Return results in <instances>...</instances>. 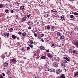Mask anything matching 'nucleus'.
<instances>
[{"mask_svg":"<svg viewBox=\"0 0 78 78\" xmlns=\"http://www.w3.org/2000/svg\"><path fill=\"white\" fill-rule=\"evenodd\" d=\"M56 72L57 74H59V73H61V70H60L59 69H57L56 70Z\"/></svg>","mask_w":78,"mask_h":78,"instance_id":"obj_1","label":"nucleus"},{"mask_svg":"<svg viewBox=\"0 0 78 78\" xmlns=\"http://www.w3.org/2000/svg\"><path fill=\"white\" fill-rule=\"evenodd\" d=\"M57 78H66V76H65V75L64 74H62L61 76L59 77H58Z\"/></svg>","mask_w":78,"mask_h":78,"instance_id":"obj_2","label":"nucleus"},{"mask_svg":"<svg viewBox=\"0 0 78 78\" xmlns=\"http://www.w3.org/2000/svg\"><path fill=\"white\" fill-rule=\"evenodd\" d=\"M57 36L58 37H59V36H61V35H62V34H61V33H60V32H57Z\"/></svg>","mask_w":78,"mask_h":78,"instance_id":"obj_3","label":"nucleus"},{"mask_svg":"<svg viewBox=\"0 0 78 78\" xmlns=\"http://www.w3.org/2000/svg\"><path fill=\"white\" fill-rule=\"evenodd\" d=\"M27 24L28 25H33V22L29 21L28 22Z\"/></svg>","mask_w":78,"mask_h":78,"instance_id":"obj_4","label":"nucleus"},{"mask_svg":"<svg viewBox=\"0 0 78 78\" xmlns=\"http://www.w3.org/2000/svg\"><path fill=\"white\" fill-rule=\"evenodd\" d=\"M53 65L54 67H56L58 66V63L57 62H54Z\"/></svg>","mask_w":78,"mask_h":78,"instance_id":"obj_5","label":"nucleus"},{"mask_svg":"<svg viewBox=\"0 0 78 78\" xmlns=\"http://www.w3.org/2000/svg\"><path fill=\"white\" fill-rule=\"evenodd\" d=\"M61 66L62 69H64L65 67V65L64 63H62L61 65Z\"/></svg>","mask_w":78,"mask_h":78,"instance_id":"obj_6","label":"nucleus"},{"mask_svg":"<svg viewBox=\"0 0 78 78\" xmlns=\"http://www.w3.org/2000/svg\"><path fill=\"white\" fill-rule=\"evenodd\" d=\"M74 77H76V76H78V72H75L74 73Z\"/></svg>","mask_w":78,"mask_h":78,"instance_id":"obj_7","label":"nucleus"},{"mask_svg":"<svg viewBox=\"0 0 78 78\" xmlns=\"http://www.w3.org/2000/svg\"><path fill=\"white\" fill-rule=\"evenodd\" d=\"M55 69H52L49 70V72H55Z\"/></svg>","mask_w":78,"mask_h":78,"instance_id":"obj_8","label":"nucleus"},{"mask_svg":"<svg viewBox=\"0 0 78 78\" xmlns=\"http://www.w3.org/2000/svg\"><path fill=\"white\" fill-rule=\"evenodd\" d=\"M4 34L5 36H9V33H5Z\"/></svg>","mask_w":78,"mask_h":78,"instance_id":"obj_9","label":"nucleus"},{"mask_svg":"<svg viewBox=\"0 0 78 78\" xmlns=\"http://www.w3.org/2000/svg\"><path fill=\"white\" fill-rule=\"evenodd\" d=\"M45 70L47 72L48 71H49V68H48V67H45Z\"/></svg>","mask_w":78,"mask_h":78,"instance_id":"obj_10","label":"nucleus"},{"mask_svg":"<svg viewBox=\"0 0 78 78\" xmlns=\"http://www.w3.org/2000/svg\"><path fill=\"white\" fill-rule=\"evenodd\" d=\"M12 38L14 39H16V38H17V37L14 35H12Z\"/></svg>","mask_w":78,"mask_h":78,"instance_id":"obj_11","label":"nucleus"},{"mask_svg":"<svg viewBox=\"0 0 78 78\" xmlns=\"http://www.w3.org/2000/svg\"><path fill=\"white\" fill-rule=\"evenodd\" d=\"M61 19L62 21H63V20H65V19H64V16H61Z\"/></svg>","mask_w":78,"mask_h":78,"instance_id":"obj_12","label":"nucleus"},{"mask_svg":"<svg viewBox=\"0 0 78 78\" xmlns=\"http://www.w3.org/2000/svg\"><path fill=\"white\" fill-rule=\"evenodd\" d=\"M48 56L49 58H51L52 57V55L51 54H49L48 55Z\"/></svg>","mask_w":78,"mask_h":78,"instance_id":"obj_13","label":"nucleus"},{"mask_svg":"<svg viewBox=\"0 0 78 78\" xmlns=\"http://www.w3.org/2000/svg\"><path fill=\"white\" fill-rule=\"evenodd\" d=\"M40 48L42 49V50H45V48L43 46H40Z\"/></svg>","mask_w":78,"mask_h":78,"instance_id":"obj_14","label":"nucleus"},{"mask_svg":"<svg viewBox=\"0 0 78 78\" xmlns=\"http://www.w3.org/2000/svg\"><path fill=\"white\" fill-rule=\"evenodd\" d=\"M6 73L8 74V75H10L11 74V72L9 70L6 72Z\"/></svg>","mask_w":78,"mask_h":78,"instance_id":"obj_15","label":"nucleus"},{"mask_svg":"<svg viewBox=\"0 0 78 78\" xmlns=\"http://www.w3.org/2000/svg\"><path fill=\"white\" fill-rule=\"evenodd\" d=\"M63 59H66V60H67V61H69V59L67 57H63Z\"/></svg>","mask_w":78,"mask_h":78,"instance_id":"obj_16","label":"nucleus"},{"mask_svg":"<svg viewBox=\"0 0 78 78\" xmlns=\"http://www.w3.org/2000/svg\"><path fill=\"white\" fill-rule=\"evenodd\" d=\"M60 39H64V36H62L60 37Z\"/></svg>","mask_w":78,"mask_h":78,"instance_id":"obj_17","label":"nucleus"},{"mask_svg":"<svg viewBox=\"0 0 78 78\" xmlns=\"http://www.w3.org/2000/svg\"><path fill=\"white\" fill-rule=\"evenodd\" d=\"M8 65V63L6 62H5L4 64V66H7Z\"/></svg>","mask_w":78,"mask_h":78,"instance_id":"obj_18","label":"nucleus"},{"mask_svg":"<svg viewBox=\"0 0 78 78\" xmlns=\"http://www.w3.org/2000/svg\"><path fill=\"white\" fill-rule=\"evenodd\" d=\"M2 58V59H4V58H5V55H1Z\"/></svg>","mask_w":78,"mask_h":78,"instance_id":"obj_19","label":"nucleus"},{"mask_svg":"<svg viewBox=\"0 0 78 78\" xmlns=\"http://www.w3.org/2000/svg\"><path fill=\"white\" fill-rule=\"evenodd\" d=\"M23 36H25L27 35V33L23 32L22 33Z\"/></svg>","mask_w":78,"mask_h":78,"instance_id":"obj_20","label":"nucleus"},{"mask_svg":"<svg viewBox=\"0 0 78 78\" xmlns=\"http://www.w3.org/2000/svg\"><path fill=\"white\" fill-rule=\"evenodd\" d=\"M12 61L13 62H15L16 61V60L15 58H13L12 59Z\"/></svg>","mask_w":78,"mask_h":78,"instance_id":"obj_21","label":"nucleus"},{"mask_svg":"<svg viewBox=\"0 0 78 78\" xmlns=\"http://www.w3.org/2000/svg\"><path fill=\"white\" fill-rule=\"evenodd\" d=\"M74 30L75 31H78V28L76 27L74 28Z\"/></svg>","mask_w":78,"mask_h":78,"instance_id":"obj_22","label":"nucleus"},{"mask_svg":"<svg viewBox=\"0 0 78 78\" xmlns=\"http://www.w3.org/2000/svg\"><path fill=\"white\" fill-rule=\"evenodd\" d=\"M46 30H49L50 29V26L49 25H48V26H46Z\"/></svg>","mask_w":78,"mask_h":78,"instance_id":"obj_23","label":"nucleus"},{"mask_svg":"<svg viewBox=\"0 0 78 78\" xmlns=\"http://www.w3.org/2000/svg\"><path fill=\"white\" fill-rule=\"evenodd\" d=\"M24 9V6H22L20 7L21 10H23Z\"/></svg>","mask_w":78,"mask_h":78,"instance_id":"obj_24","label":"nucleus"},{"mask_svg":"<svg viewBox=\"0 0 78 78\" xmlns=\"http://www.w3.org/2000/svg\"><path fill=\"white\" fill-rule=\"evenodd\" d=\"M26 20V16H25L24 17H23L22 18V20H23V21H25V20Z\"/></svg>","mask_w":78,"mask_h":78,"instance_id":"obj_25","label":"nucleus"},{"mask_svg":"<svg viewBox=\"0 0 78 78\" xmlns=\"http://www.w3.org/2000/svg\"><path fill=\"white\" fill-rule=\"evenodd\" d=\"M34 56H36L37 55V52H34Z\"/></svg>","mask_w":78,"mask_h":78,"instance_id":"obj_26","label":"nucleus"},{"mask_svg":"<svg viewBox=\"0 0 78 78\" xmlns=\"http://www.w3.org/2000/svg\"><path fill=\"white\" fill-rule=\"evenodd\" d=\"M74 16H78V13L76 12H75L73 13Z\"/></svg>","mask_w":78,"mask_h":78,"instance_id":"obj_27","label":"nucleus"},{"mask_svg":"<svg viewBox=\"0 0 78 78\" xmlns=\"http://www.w3.org/2000/svg\"><path fill=\"white\" fill-rule=\"evenodd\" d=\"M5 12H6V13H8V12H9V10L8 9H6L5 10Z\"/></svg>","mask_w":78,"mask_h":78,"instance_id":"obj_28","label":"nucleus"},{"mask_svg":"<svg viewBox=\"0 0 78 78\" xmlns=\"http://www.w3.org/2000/svg\"><path fill=\"white\" fill-rule=\"evenodd\" d=\"M41 58L42 59H45V57L44 56H43L41 57Z\"/></svg>","mask_w":78,"mask_h":78,"instance_id":"obj_29","label":"nucleus"},{"mask_svg":"<svg viewBox=\"0 0 78 78\" xmlns=\"http://www.w3.org/2000/svg\"><path fill=\"white\" fill-rule=\"evenodd\" d=\"M72 51H73L72 49H69V53H72Z\"/></svg>","mask_w":78,"mask_h":78,"instance_id":"obj_30","label":"nucleus"},{"mask_svg":"<svg viewBox=\"0 0 78 78\" xmlns=\"http://www.w3.org/2000/svg\"><path fill=\"white\" fill-rule=\"evenodd\" d=\"M3 7V5L0 4V8H2Z\"/></svg>","mask_w":78,"mask_h":78,"instance_id":"obj_31","label":"nucleus"},{"mask_svg":"<svg viewBox=\"0 0 78 78\" xmlns=\"http://www.w3.org/2000/svg\"><path fill=\"white\" fill-rule=\"evenodd\" d=\"M21 50L22 51H25V48H23Z\"/></svg>","mask_w":78,"mask_h":78,"instance_id":"obj_32","label":"nucleus"},{"mask_svg":"<svg viewBox=\"0 0 78 78\" xmlns=\"http://www.w3.org/2000/svg\"><path fill=\"white\" fill-rule=\"evenodd\" d=\"M29 44H34V42L33 41H29Z\"/></svg>","mask_w":78,"mask_h":78,"instance_id":"obj_33","label":"nucleus"},{"mask_svg":"<svg viewBox=\"0 0 78 78\" xmlns=\"http://www.w3.org/2000/svg\"><path fill=\"white\" fill-rule=\"evenodd\" d=\"M51 12H56V11H53V10H51Z\"/></svg>","mask_w":78,"mask_h":78,"instance_id":"obj_34","label":"nucleus"},{"mask_svg":"<svg viewBox=\"0 0 78 78\" xmlns=\"http://www.w3.org/2000/svg\"><path fill=\"white\" fill-rule=\"evenodd\" d=\"M9 30L10 31H13V29H12V28H10L9 29Z\"/></svg>","mask_w":78,"mask_h":78,"instance_id":"obj_35","label":"nucleus"},{"mask_svg":"<svg viewBox=\"0 0 78 78\" xmlns=\"http://www.w3.org/2000/svg\"><path fill=\"white\" fill-rule=\"evenodd\" d=\"M30 16H31V15L30 14H29V15H27V17L28 18H30Z\"/></svg>","mask_w":78,"mask_h":78,"instance_id":"obj_36","label":"nucleus"},{"mask_svg":"<svg viewBox=\"0 0 78 78\" xmlns=\"http://www.w3.org/2000/svg\"><path fill=\"white\" fill-rule=\"evenodd\" d=\"M18 34L20 35H21V34H22V32L20 31L18 32Z\"/></svg>","mask_w":78,"mask_h":78,"instance_id":"obj_37","label":"nucleus"},{"mask_svg":"<svg viewBox=\"0 0 78 78\" xmlns=\"http://www.w3.org/2000/svg\"><path fill=\"white\" fill-rule=\"evenodd\" d=\"M70 16V18H73V17H74V16H73V15H71V16Z\"/></svg>","mask_w":78,"mask_h":78,"instance_id":"obj_38","label":"nucleus"},{"mask_svg":"<svg viewBox=\"0 0 78 78\" xmlns=\"http://www.w3.org/2000/svg\"><path fill=\"white\" fill-rule=\"evenodd\" d=\"M35 78H39V76H34Z\"/></svg>","mask_w":78,"mask_h":78,"instance_id":"obj_39","label":"nucleus"},{"mask_svg":"<svg viewBox=\"0 0 78 78\" xmlns=\"http://www.w3.org/2000/svg\"><path fill=\"white\" fill-rule=\"evenodd\" d=\"M29 47H30L31 48H33V45L30 44L29 45Z\"/></svg>","mask_w":78,"mask_h":78,"instance_id":"obj_40","label":"nucleus"},{"mask_svg":"<svg viewBox=\"0 0 78 78\" xmlns=\"http://www.w3.org/2000/svg\"><path fill=\"white\" fill-rule=\"evenodd\" d=\"M0 78H3V77L2 75H0Z\"/></svg>","mask_w":78,"mask_h":78,"instance_id":"obj_41","label":"nucleus"},{"mask_svg":"<svg viewBox=\"0 0 78 78\" xmlns=\"http://www.w3.org/2000/svg\"><path fill=\"white\" fill-rule=\"evenodd\" d=\"M27 50H30V48L29 47H28L27 48Z\"/></svg>","mask_w":78,"mask_h":78,"instance_id":"obj_42","label":"nucleus"},{"mask_svg":"<svg viewBox=\"0 0 78 78\" xmlns=\"http://www.w3.org/2000/svg\"><path fill=\"white\" fill-rule=\"evenodd\" d=\"M69 33L70 34V35H72L73 34V33L71 32H70Z\"/></svg>","mask_w":78,"mask_h":78,"instance_id":"obj_43","label":"nucleus"},{"mask_svg":"<svg viewBox=\"0 0 78 78\" xmlns=\"http://www.w3.org/2000/svg\"><path fill=\"white\" fill-rule=\"evenodd\" d=\"M11 13H14V10H12L11 11Z\"/></svg>","mask_w":78,"mask_h":78,"instance_id":"obj_44","label":"nucleus"},{"mask_svg":"<svg viewBox=\"0 0 78 78\" xmlns=\"http://www.w3.org/2000/svg\"><path fill=\"white\" fill-rule=\"evenodd\" d=\"M55 28V26H52L51 28V29H54Z\"/></svg>","mask_w":78,"mask_h":78,"instance_id":"obj_45","label":"nucleus"},{"mask_svg":"<svg viewBox=\"0 0 78 78\" xmlns=\"http://www.w3.org/2000/svg\"><path fill=\"white\" fill-rule=\"evenodd\" d=\"M73 53H76V51H75V50H74L73 51Z\"/></svg>","mask_w":78,"mask_h":78,"instance_id":"obj_46","label":"nucleus"},{"mask_svg":"<svg viewBox=\"0 0 78 78\" xmlns=\"http://www.w3.org/2000/svg\"><path fill=\"white\" fill-rule=\"evenodd\" d=\"M51 46H52V47H54V46H55V44H51Z\"/></svg>","mask_w":78,"mask_h":78,"instance_id":"obj_47","label":"nucleus"},{"mask_svg":"<svg viewBox=\"0 0 78 78\" xmlns=\"http://www.w3.org/2000/svg\"><path fill=\"white\" fill-rule=\"evenodd\" d=\"M41 41H42V42H44V39H42L41 40Z\"/></svg>","mask_w":78,"mask_h":78,"instance_id":"obj_48","label":"nucleus"},{"mask_svg":"<svg viewBox=\"0 0 78 78\" xmlns=\"http://www.w3.org/2000/svg\"><path fill=\"white\" fill-rule=\"evenodd\" d=\"M34 36H37V34L35 33L34 34Z\"/></svg>","mask_w":78,"mask_h":78,"instance_id":"obj_49","label":"nucleus"},{"mask_svg":"<svg viewBox=\"0 0 78 78\" xmlns=\"http://www.w3.org/2000/svg\"><path fill=\"white\" fill-rule=\"evenodd\" d=\"M72 48H73V49L74 48H75V47H74L73 46H72Z\"/></svg>","mask_w":78,"mask_h":78,"instance_id":"obj_50","label":"nucleus"},{"mask_svg":"<svg viewBox=\"0 0 78 78\" xmlns=\"http://www.w3.org/2000/svg\"><path fill=\"white\" fill-rule=\"evenodd\" d=\"M2 75L3 76H5V73H2Z\"/></svg>","mask_w":78,"mask_h":78,"instance_id":"obj_51","label":"nucleus"},{"mask_svg":"<svg viewBox=\"0 0 78 78\" xmlns=\"http://www.w3.org/2000/svg\"><path fill=\"white\" fill-rule=\"evenodd\" d=\"M16 19L18 18V17H19V16H18V15H16Z\"/></svg>","mask_w":78,"mask_h":78,"instance_id":"obj_52","label":"nucleus"},{"mask_svg":"<svg viewBox=\"0 0 78 78\" xmlns=\"http://www.w3.org/2000/svg\"><path fill=\"white\" fill-rule=\"evenodd\" d=\"M31 27H28V29H29V30H30V29H31Z\"/></svg>","mask_w":78,"mask_h":78,"instance_id":"obj_53","label":"nucleus"},{"mask_svg":"<svg viewBox=\"0 0 78 78\" xmlns=\"http://www.w3.org/2000/svg\"><path fill=\"white\" fill-rule=\"evenodd\" d=\"M57 61H58V62H59V58H58V59H57Z\"/></svg>","mask_w":78,"mask_h":78,"instance_id":"obj_54","label":"nucleus"},{"mask_svg":"<svg viewBox=\"0 0 78 78\" xmlns=\"http://www.w3.org/2000/svg\"><path fill=\"white\" fill-rule=\"evenodd\" d=\"M46 51L47 52H48V53H49V52H50V51L48 50H47Z\"/></svg>","mask_w":78,"mask_h":78,"instance_id":"obj_55","label":"nucleus"},{"mask_svg":"<svg viewBox=\"0 0 78 78\" xmlns=\"http://www.w3.org/2000/svg\"><path fill=\"white\" fill-rule=\"evenodd\" d=\"M17 39H18V40H19V37H17Z\"/></svg>","mask_w":78,"mask_h":78,"instance_id":"obj_56","label":"nucleus"},{"mask_svg":"<svg viewBox=\"0 0 78 78\" xmlns=\"http://www.w3.org/2000/svg\"><path fill=\"white\" fill-rule=\"evenodd\" d=\"M65 62H66V63H68V62H67V61L65 60Z\"/></svg>","mask_w":78,"mask_h":78,"instance_id":"obj_57","label":"nucleus"},{"mask_svg":"<svg viewBox=\"0 0 78 78\" xmlns=\"http://www.w3.org/2000/svg\"><path fill=\"white\" fill-rule=\"evenodd\" d=\"M7 19H9V16H7Z\"/></svg>","mask_w":78,"mask_h":78,"instance_id":"obj_58","label":"nucleus"},{"mask_svg":"<svg viewBox=\"0 0 78 78\" xmlns=\"http://www.w3.org/2000/svg\"><path fill=\"white\" fill-rule=\"evenodd\" d=\"M36 59H39V57H36Z\"/></svg>","mask_w":78,"mask_h":78,"instance_id":"obj_59","label":"nucleus"},{"mask_svg":"<svg viewBox=\"0 0 78 78\" xmlns=\"http://www.w3.org/2000/svg\"><path fill=\"white\" fill-rule=\"evenodd\" d=\"M74 1V0H70V1L71 2H73V1Z\"/></svg>","mask_w":78,"mask_h":78,"instance_id":"obj_60","label":"nucleus"},{"mask_svg":"<svg viewBox=\"0 0 78 78\" xmlns=\"http://www.w3.org/2000/svg\"><path fill=\"white\" fill-rule=\"evenodd\" d=\"M41 35H42V36L43 37L44 36V34H41Z\"/></svg>","mask_w":78,"mask_h":78,"instance_id":"obj_61","label":"nucleus"},{"mask_svg":"<svg viewBox=\"0 0 78 78\" xmlns=\"http://www.w3.org/2000/svg\"><path fill=\"white\" fill-rule=\"evenodd\" d=\"M26 58H23V59H26Z\"/></svg>","mask_w":78,"mask_h":78,"instance_id":"obj_62","label":"nucleus"},{"mask_svg":"<svg viewBox=\"0 0 78 78\" xmlns=\"http://www.w3.org/2000/svg\"><path fill=\"white\" fill-rule=\"evenodd\" d=\"M47 16H48V14H47Z\"/></svg>","mask_w":78,"mask_h":78,"instance_id":"obj_63","label":"nucleus"},{"mask_svg":"<svg viewBox=\"0 0 78 78\" xmlns=\"http://www.w3.org/2000/svg\"><path fill=\"white\" fill-rule=\"evenodd\" d=\"M76 55H78V53H76Z\"/></svg>","mask_w":78,"mask_h":78,"instance_id":"obj_64","label":"nucleus"}]
</instances>
